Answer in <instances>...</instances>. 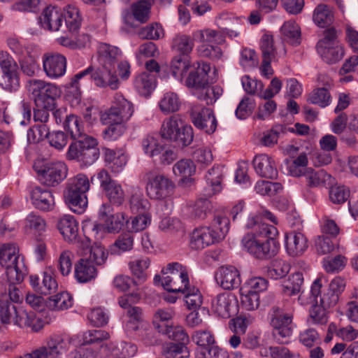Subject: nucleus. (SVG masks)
<instances>
[{
	"mask_svg": "<svg viewBox=\"0 0 358 358\" xmlns=\"http://www.w3.org/2000/svg\"><path fill=\"white\" fill-rule=\"evenodd\" d=\"M193 36L201 42L222 44L225 41L223 33L210 29L197 30L193 33Z\"/></svg>",
	"mask_w": 358,
	"mask_h": 358,
	"instance_id": "51",
	"label": "nucleus"
},
{
	"mask_svg": "<svg viewBox=\"0 0 358 358\" xmlns=\"http://www.w3.org/2000/svg\"><path fill=\"white\" fill-rule=\"evenodd\" d=\"M215 279L224 289L237 288L241 283L240 273L233 266H221L216 272Z\"/></svg>",
	"mask_w": 358,
	"mask_h": 358,
	"instance_id": "22",
	"label": "nucleus"
},
{
	"mask_svg": "<svg viewBox=\"0 0 358 358\" xmlns=\"http://www.w3.org/2000/svg\"><path fill=\"white\" fill-rule=\"evenodd\" d=\"M285 248L292 257L302 255L308 248V239L301 231L292 230L285 234Z\"/></svg>",
	"mask_w": 358,
	"mask_h": 358,
	"instance_id": "24",
	"label": "nucleus"
},
{
	"mask_svg": "<svg viewBox=\"0 0 358 358\" xmlns=\"http://www.w3.org/2000/svg\"><path fill=\"white\" fill-rule=\"evenodd\" d=\"M27 87L36 107L54 108L55 99L60 96L61 92L57 86L42 80H30Z\"/></svg>",
	"mask_w": 358,
	"mask_h": 358,
	"instance_id": "9",
	"label": "nucleus"
},
{
	"mask_svg": "<svg viewBox=\"0 0 358 358\" xmlns=\"http://www.w3.org/2000/svg\"><path fill=\"white\" fill-rule=\"evenodd\" d=\"M104 158L108 167L115 173L121 171L127 162V156L121 150L106 148L104 150Z\"/></svg>",
	"mask_w": 358,
	"mask_h": 358,
	"instance_id": "35",
	"label": "nucleus"
},
{
	"mask_svg": "<svg viewBox=\"0 0 358 358\" xmlns=\"http://www.w3.org/2000/svg\"><path fill=\"white\" fill-rule=\"evenodd\" d=\"M335 20L334 9L324 3L318 4L313 13V21L319 27L327 28Z\"/></svg>",
	"mask_w": 358,
	"mask_h": 358,
	"instance_id": "30",
	"label": "nucleus"
},
{
	"mask_svg": "<svg viewBox=\"0 0 358 358\" xmlns=\"http://www.w3.org/2000/svg\"><path fill=\"white\" fill-rule=\"evenodd\" d=\"M252 164L256 173L262 178L273 179L278 176V171L274 159L266 155H257Z\"/></svg>",
	"mask_w": 358,
	"mask_h": 358,
	"instance_id": "25",
	"label": "nucleus"
},
{
	"mask_svg": "<svg viewBox=\"0 0 358 358\" xmlns=\"http://www.w3.org/2000/svg\"><path fill=\"white\" fill-rule=\"evenodd\" d=\"M175 313L172 308L158 309L153 317V324L159 333L165 329L166 322L172 320Z\"/></svg>",
	"mask_w": 358,
	"mask_h": 358,
	"instance_id": "55",
	"label": "nucleus"
},
{
	"mask_svg": "<svg viewBox=\"0 0 358 358\" xmlns=\"http://www.w3.org/2000/svg\"><path fill=\"white\" fill-rule=\"evenodd\" d=\"M126 217L123 213H116L104 220L103 224L88 222L84 224L83 231L96 241L102 240L108 234L118 233L123 227Z\"/></svg>",
	"mask_w": 358,
	"mask_h": 358,
	"instance_id": "12",
	"label": "nucleus"
},
{
	"mask_svg": "<svg viewBox=\"0 0 358 358\" xmlns=\"http://www.w3.org/2000/svg\"><path fill=\"white\" fill-rule=\"evenodd\" d=\"M175 189L174 182L163 174H157L150 178L146 186L148 196L151 199L166 200L171 197Z\"/></svg>",
	"mask_w": 358,
	"mask_h": 358,
	"instance_id": "14",
	"label": "nucleus"
},
{
	"mask_svg": "<svg viewBox=\"0 0 358 358\" xmlns=\"http://www.w3.org/2000/svg\"><path fill=\"white\" fill-rule=\"evenodd\" d=\"M245 228L251 231L241 240L243 248L255 258L269 259L279 252L280 243L275 240L278 235L277 228L262 221L258 215H250Z\"/></svg>",
	"mask_w": 358,
	"mask_h": 358,
	"instance_id": "2",
	"label": "nucleus"
},
{
	"mask_svg": "<svg viewBox=\"0 0 358 358\" xmlns=\"http://www.w3.org/2000/svg\"><path fill=\"white\" fill-rule=\"evenodd\" d=\"M63 17H64L66 26L69 31H76L79 29L81 18L78 8L74 6H67L64 9Z\"/></svg>",
	"mask_w": 358,
	"mask_h": 358,
	"instance_id": "52",
	"label": "nucleus"
},
{
	"mask_svg": "<svg viewBox=\"0 0 358 358\" xmlns=\"http://www.w3.org/2000/svg\"><path fill=\"white\" fill-rule=\"evenodd\" d=\"M90 187L87 176L79 173L71 178L66 183L64 199L69 208L77 214L83 213L87 207L86 193Z\"/></svg>",
	"mask_w": 358,
	"mask_h": 358,
	"instance_id": "4",
	"label": "nucleus"
},
{
	"mask_svg": "<svg viewBox=\"0 0 358 358\" xmlns=\"http://www.w3.org/2000/svg\"><path fill=\"white\" fill-rule=\"evenodd\" d=\"M96 274V269L91 259L81 258L75 264V278L80 283L91 281Z\"/></svg>",
	"mask_w": 358,
	"mask_h": 358,
	"instance_id": "29",
	"label": "nucleus"
},
{
	"mask_svg": "<svg viewBox=\"0 0 358 358\" xmlns=\"http://www.w3.org/2000/svg\"><path fill=\"white\" fill-rule=\"evenodd\" d=\"M77 339L78 336H73L71 337L55 336L47 341L45 346L52 358H58L69 348L71 344L76 345Z\"/></svg>",
	"mask_w": 358,
	"mask_h": 358,
	"instance_id": "27",
	"label": "nucleus"
},
{
	"mask_svg": "<svg viewBox=\"0 0 358 358\" xmlns=\"http://www.w3.org/2000/svg\"><path fill=\"white\" fill-rule=\"evenodd\" d=\"M134 87L142 96H148L156 87L155 76L148 72H143L136 76L134 82Z\"/></svg>",
	"mask_w": 358,
	"mask_h": 358,
	"instance_id": "34",
	"label": "nucleus"
},
{
	"mask_svg": "<svg viewBox=\"0 0 358 358\" xmlns=\"http://www.w3.org/2000/svg\"><path fill=\"white\" fill-rule=\"evenodd\" d=\"M87 76H90L96 87H109L112 90H115L120 87V83L115 73V68L100 65L94 69L90 66L86 69L76 73L67 85L66 90L67 97H73L76 100L80 99L81 80Z\"/></svg>",
	"mask_w": 358,
	"mask_h": 358,
	"instance_id": "3",
	"label": "nucleus"
},
{
	"mask_svg": "<svg viewBox=\"0 0 358 358\" xmlns=\"http://www.w3.org/2000/svg\"><path fill=\"white\" fill-rule=\"evenodd\" d=\"M193 69L189 73L185 85L190 89L191 93L198 92L208 85V73L210 66L205 62H196L192 64Z\"/></svg>",
	"mask_w": 358,
	"mask_h": 358,
	"instance_id": "17",
	"label": "nucleus"
},
{
	"mask_svg": "<svg viewBox=\"0 0 358 358\" xmlns=\"http://www.w3.org/2000/svg\"><path fill=\"white\" fill-rule=\"evenodd\" d=\"M303 283V276L302 273L296 272L292 274L287 281L282 285V291L286 296H292L298 294H303L301 291V287Z\"/></svg>",
	"mask_w": 358,
	"mask_h": 358,
	"instance_id": "43",
	"label": "nucleus"
},
{
	"mask_svg": "<svg viewBox=\"0 0 358 358\" xmlns=\"http://www.w3.org/2000/svg\"><path fill=\"white\" fill-rule=\"evenodd\" d=\"M29 282L32 288L38 294L49 295L55 293L58 284L53 275L48 272L41 273V276L31 275Z\"/></svg>",
	"mask_w": 358,
	"mask_h": 358,
	"instance_id": "23",
	"label": "nucleus"
},
{
	"mask_svg": "<svg viewBox=\"0 0 358 358\" xmlns=\"http://www.w3.org/2000/svg\"><path fill=\"white\" fill-rule=\"evenodd\" d=\"M269 316L275 339L280 343H287L292 334V314L278 306H273L270 310Z\"/></svg>",
	"mask_w": 358,
	"mask_h": 358,
	"instance_id": "13",
	"label": "nucleus"
},
{
	"mask_svg": "<svg viewBox=\"0 0 358 358\" xmlns=\"http://www.w3.org/2000/svg\"><path fill=\"white\" fill-rule=\"evenodd\" d=\"M43 68L45 75L52 79L63 76L66 70V57L57 52H48L43 55Z\"/></svg>",
	"mask_w": 358,
	"mask_h": 358,
	"instance_id": "19",
	"label": "nucleus"
},
{
	"mask_svg": "<svg viewBox=\"0 0 358 358\" xmlns=\"http://www.w3.org/2000/svg\"><path fill=\"white\" fill-rule=\"evenodd\" d=\"M195 171L196 166L194 162L189 159H180L173 166V173L184 179L192 176Z\"/></svg>",
	"mask_w": 358,
	"mask_h": 358,
	"instance_id": "57",
	"label": "nucleus"
},
{
	"mask_svg": "<svg viewBox=\"0 0 358 358\" xmlns=\"http://www.w3.org/2000/svg\"><path fill=\"white\" fill-rule=\"evenodd\" d=\"M134 246V236L129 232L121 234L111 244L108 250L111 255H120L131 250Z\"/></svg>",
	"mask_w": 358,
	"mask_h": 358,
	"instance_id": "39",
	"label": "nucleus"
},
{
	"mask_svg": "<svg viewBox=\"0 0 358 358\" xmlns=\"http://www.w3.org/2000/svg\"><path fill=\"white\" fill-rule=\"evenodd\" d=\"M152 0H141L132 6L134 18L141 22H145L150 17Z\"/></svg>",
	"mask_w": 358,
	"mask_h": 358,
	"instance_id": "56",
	"label": "nucleus"
},
{
	"mask_svg": "<svg viewBox=\"0 0 358 358\" xmlns=\"http://www.w3.org/2000/svg\"><path fill=\"white\" fill-rule=\"evenodd\" d=\"M18 248L14 243L4 244L0 248V264L5 267L8 281L21 282L27 273L23 258L18 255Z\"/></svg>",
	"mask_w": 358,
	"mask_h": 358,
	"instance_id": "6",
	"label": "nucleus"
},
{
	"mask_svg": "<svg viewBox=\"0 0 358 358\" xmlns=\"http://www.w3.org/2000/svg\"><path fill=\"white\" fill-rule=\"evenodd\" d=\"M192 341L202 350L209 348L215 343V337L212 332L208 329L195 331L192 335Z\"/></svg>",
	"mask_w": 358,
	"mask_h": 358,
	"instance_id": "58",
	"label": "nucleus"
},
{
	"mask_svg": "<svg viewBox=\"0 0 358 358\" xmlns=\"http://www.w3.org/2000/svg\"><path fill=\"white\" fill-rule=\"evenodd\" d=\"M182 294L185 295V301L189 309L196 310L202 305L203 296L199 289L194 286L189 285Z\"/></svg>",
	"mask_w": 358,
	"mask_h": 358,
	"instance_id": "54",
	"label": "nucleus"
},
{
	"mask_svg": "<svg viewBox=\"0 0 358 358\" xmlns=\"http://www.w3.org/2000/svg\"><path fill=\"white\" fill-rule=\"evenodd\" d=\"M99 155L97 140L92 136H85L70 144L66 157L76 160L81 166H89L99 159Z\"/></svg>",
	"mask_w": 358,
	"mask_h": 358,
	"instance_id": "7",
	"label": "nucleus"
},
{
	"mask_svg": "<svg viewBox=\"0 0 358 358\" xmlns=\"http://www.w3.org/2000/svg\"><path fill=\"white\" fill-rule=\"evenodd\" d=\"M223 174V167L219 165L214 166L208 171L205 178L207 184L211 187V191L207 193L208 196L221 191Z\"/></svg>",
	"mask_w": 358,
	"mask_h": 358,
	"instance_id": "42",
	"label": "nucleus"
},
{
	"mask_svg": "<svg viewBox=\"0 0 358 358\" xmlns=\"http://www.w3.org/2000/svg\"><path fill=\"white\" fill-rule=\"evenodd\" d=\"M30 197L33 206L42 211H50L55 207V197L51 190L36 186L30 192Z\"/></svg>",
	"mask_w": 358,
	"mask_h": 358,
	"instance_id": "21",
	"label": "nucleus"
},
{
	"mask_svg": "<svg viewBox=\"0 0 358 358\" xmlns=\"http://www.w3.org/2000/svg\"><path fill=\"white\" fill-rule=\"evenodd\" d=\"M308 100L313 104H316L322 108H325L330 104L331 97L327 88L318 87L315 89L310 94Z\"/></svg>",
	"mask_w": 358,
	"mask_h": 358,
	"instance_id": "59",
	"label": "nucleus"
},
{
	"mask_svg": "<svg viewBox=\"0 0 358 358\" xmlns=\"http://www.w3.org/2000/svg\"><path fill=\"white\" fill-rule=\"evenodd\" d=\"M281 33L285 39L293 45H298L301 41L299 26L292 21H287L281 27Z\"/></svg>",
	"mask_w": 358,
	"mask_h": 358,
	"instance_id": "49",
	"label": "nucleus"
},
{
	"mask_svg": "<svg viewBox=\"0 0 358 358\" xmlns=\"http://www.w3.org/2000/svg\"><path fill=\"white\" fill-rule=\"evenodd\" d=\"M211 308L217 316L229 318L236 315L238 311V299L231 293H222L212 300Z\"/></svg>",
	"mask_w": 358,
	"mask_h": 358,
	"instance_id": "18",
	"label": "nucleus"
},
{
	"mask_svg": "<svg viewBox=\"0 0 358 358\" xmlns=\"http://www.w3.org/2000/svg\"><path fill=\"white\" fill-rule=\"evenodd\" d=\"M163 277L155 275V285L161 283L164 289L173 293H182L190 285L186 267L178 262L169 264L162 270Z\"/></svg>",
	"mask_w": 358,
	"mask_h": 358,
	"instance_id": "5",
	"label": "nucleus"
},
{
	"mask_svg": "<svg viewBox=\"0 0 358 358\" xmlns=\"http://www.w3.org/2000/svg\"><path fill=\"white\" fill-rule=\"evenodd\" d=\"M150 202L145 198L141 189H134L129 199V208L133 213L145 214L150 208Z\"/></svg>",
	"mask_w": 358,
	"mask_h": 358,
	"instance_id": "38",
	"label": "nucleus"
},
{
	"mask_svg": "<svg viewBox=\"0 0 358 358\" xmlns=\"http://www.w3.org/2000/svg\"><path fill=\"white\" fill-rule=\"evenodd\" d=\"M137 352V346L131 342L122 341L114 348L113 357L115 358H131Z\"/></svg>",
	"mask_w": 358,
	"mask_h": 358,
	"instance_id": "64",
	"label": "nucleus"
},
{
	"mask_svg": "<svg viewBox=\"0 0 358 358\" xmlns=\"http://www.w3.org/2000/svg\"><path fill=\"white\" fill-rule=\"evenodd\" d=\"M245 228L251 231L241 240L243 248L255 258L269 259L279 252L280 243L275 240L278 235L277 228L262 221L258 215H250Z\"/></svg>",
	"mask_w": 358,
	"mask_h": 358,
	"instance_id": "1",
	"label": "nucleus"
},
{
	"mask_svg": "<svg viewBox=\"0 0 358 358\" xmlns=\"http://www.w3.org/2000/svg\"><path fill=\"white\" fill-rule=\"evenodd\" d=\"M63 13L55 6H49L46 7L40 16V22L41 26L50 31H58L62 24Z\"/></svg>",
	"mask_w": 358,
	"mask_h": 358,
	"instance_id": "26",
	"label": "nucleus"
},
{
	"mask_svg": "<svg viewBox=\"0 0 358 358\" xmlns=\"http://www.w3.org/2000/svg\"><path fill=\"white\" fill-rule=\"evenodd\" d=\"M111 106L116 108L124 119L128 120L134 113L133 104L120 94H115Z\"/></svg>",
	"mask_w": 358,
	"mask_h": 358,
	"instance_id": "60",
	"label": "nucleus"
},
{
	"mask_svg": "<svg viewBox=\"0 0 358 358\" xmlns=\"http://www.w3.org/2000/svg\"><path fill=\"white\" fill-rule=\"evenodd\" d=\"M98 52L99 64L112 68L121 57V51L117 47L106 43L99 45Z\"/></svg>",
	"mask_w": 358,
	"mask_h": 358,
	"instance_id": "31",
	"label": "nucleus"
},
{
	"mask_svg": "<svg viewBox=\"0 0 358 358\" xmlns=\"http://www.w3.org/2000/svg\"><path fill=\"white\" fill-rule=\"evenodd\" d=\"M290 270V266L285 261L275 259L271 262L268 273L273 279L282 278L287 275Z\"/></svg>",
	"mask_w": 358,
	"mask_h": 358,
	"instance_id": "63",
	"label": "nucleus"
},
{
	"mask_svg": "<svg viewBox=\"0 0 358 358\" xmlns=\"http://www.w3.org/2000/svg\"><path fill=\"white\" fill-rule=\"evenodd\" d=\"M180 104L178 95L173 92H166L159 101V107L161 111L165 114L178 111Z\"/></svg>",
	"mask_w": 358,
	"mask_h": 358,
	"instance_id": "45",
	"label": "nucleus"
},
{
	"mask_svg": "<svg viewBox=\"0 0 358 358\" xmlns=\"http://www.w3.org/2000/svg\"><path fill=\"white\" fill-rule=\"evenodd\" d=\"M160 135L162 138L181 146L189 145L194 138L192 127L185 124L179 115H172L163 121Z\"/></svg>",
	"mask_w": 358,
	"mask_h": 358,
	"instance_id": "8",
	"label": "nucleus"
},
{
	"mask_svg": "<svg viewBox=\"0 0 358 358\" xmlns=\"http://www.w3.org/2000/svg\"><path fill=\"white\" fill-rule=\"evenodd\" d=\"M194 37L184 34H178L172 39L171 48L179 53L178 55L187 57L194 47Z\"/></svg>",
	"mask_w": 358,
	"mask_h": 358,
	"instance_id": "33",
	"label": "nucleus"
},
{
	"mask_svg": "<svg viewBox=\"0 0 358 358\" xmlns=\"http://www.w3.org/2000/svg\"><path fill=\"white\" fill-rule=\"evenodd\" d=\"M35 316L33 313L22 312L18 314L15 306L8 300L7 294L0 296V320L2 324H9L11 321L20 327H31L34 331H38L41 327L34 325Z\"/></svg>",
	"mask_w": 358,
	"mask_h": 358,
	"instance_id": "10",
	"label": "nucleus"
},
{
	"mask_svg": "<svg viewBox=\"0 0 358 358\" xmlns=\"http://www.w3.org/2000/svg\"><path fill=\"white\" fill-rule=\"evenodd\" d=\"M222 88L219 85L210 86L209 84L203 89L193 92V95L198 99L205 101L206 104H213L222 94Z\"/></svg>",
	"mask_w": 358,
	"mask_h": 358,
	"instance_id": "46",
	"label": "nucleus"
},
{
	"mask_svg": "<svg viewBox=\"0 0 358 358\" xmlns=\"http://www.w3.org/2000/svg\"><path fill=\"white\" fill-rule=\"evenodd\" d=\"M47 227L45 219L35 213H29L24 221V229L26 234L41 236Z\"/></svg>",
	"mask_w": 358,
	"mask_h": 358,
	"instance_id": "32",
	"label": "nucleus"
},
{
	"mask_svg": "<svg viewBox=\"0 0 358 358\" xmlns=\"http://www.w3.org/2000/svg\"><path fill=\"white\" fill-rule=\"evenodd\" d=\"M317 50L323 61L328 64H335L344 56V48L342 44L327 45L317 48Z\"/></svg>",
	"mask_w": 358,
	"mask_h": 358,
	"instance_id": "37",
	"label": "nucleus"
},
{
	"mask_svg": "<svg viewBox=\"0 0 358 358\" xmlns=\"http://www.w3.org/2000/svg\"><path fill=\"white\" fill-rule=\"evenodd\" d=\"M57 228L64 238L70 243H76L78 238V223L73 216L65 215L61 217Z\"/></svg>",
	"mask_w": 358,
	"mask_h": 358,
	"instance_id": "28",
	"label": "nucleus"
},
{
	"mask_svg": "<svg viewBox=\"0 0 358 358\" xmlns=\"http://www.w3.org/2000/svg\"><path fill=\"white\" fill-rule=\"evenodd\" d=\"M189 111L192 122L196 128L208 134L215 132L217 122L210 108L199 103H192Z\"/></svg>",
	"mask_w": 358,
	"mask_h": 358,
	"instance_id": "15",
	"label": "nucleus"
},
{
	"mask_svg": "<svg viewBox=\"0 0 358 358\" xmlns=\"http://www.w3.org/2000/svg\"><path fill=\"white\" fill-rule=\"evenodd\" d=\"M222 233H215L209 226L196 228L191 234L190 246L195 250H201L222 241L219 238Z\"/></svg>",
	"mask_w": 358,
	"mask_h": 358,
	"instance_id": "20",
	"label": "nucleus"
},
{
	"mask_svg": "<svg viewBox=\"0 0 358 358\" xmlns=\"http://www.w3.org/2000/svg\"><path fill=\"white\" fill-rule=\"evenodd\" d=\"M138 35L142 39L157 41L164 36V31L160 24L152 22L141 28Z\"/></svg>",
	"mask_w": 358,
	"mask_h": 358,
	"instance_id": "48",
	"label": "nucleus"
},
{
	"mask_svg": "<svg viewBox=\"0 0 358 358\" xmlns=\"http://www.w3.org/2000/svg\"><path fill=\"white\" fill-rule=\"evenodd\" d=\"M305 177L310 187H325L332 184L331 176L323 169L315 171L309 168L306 169Z\"/></svg>",
	"mask_w": 358,
	"mask_h": 358,
	"instance_id": "36",
	"label": "nucleus"
},
{
	"mask_svg": "<svg viewBox=\"0 0 358 358\" xmlns=\"http://www.w3.org/2000/svg\"><path fill=\"white\" fill-rule=\"evenodd\" d=\"M38 52L34 50L29 55L19 59L20 69L27 76H34L40 70V66L37 62Z\"/></svg>",
	"mask_w": 358,
	"mask_h": 358,
	"instance_id": "40",
	"label": "nucleus"
},
{
	"mask_svg": "<svg viewBox=\"0 0 358 358\" xmlns=\"http://www.w3.org/2000/svg\"><path fill=\"white\" fill-rule=\"evenodd\" d=\"M259 353L262 357L267 358H295L299 354L292 352L284 346H266L260 348Z\"/></svg>",
	"mask_w": 358,
	"mask_h": 358,
	"instance_id": "47",
	"label": "nucleus"
},
{
	"mask_svg": "<svg viewBox=\"0 0 358 358\" xmlns=\"http://www.w3.org/2000/svg\"><path fill=\"white\" fill-rule=\"evenodd\" d=\"M64 129L70 134L76 141L84 138L87 134L83 133V125L81 120L76 115L70 114L63 122Z\"/></svg>",
	"mask_w": 358,
	"mask_h": 358,
	"instance_id": "44",
	"label": "nucleus"
},
{
	"mask_svg": "<svg viewBox=\"0 0 358 358\" xmlns=\"http://www.w3.org/2000/svg\"><path fill=\"white\" fill-rule=\"evenodd\" d=\"M322 287L321 279L317 278L313 282L310 296L303 294H299L298 302L301 306L311 304L309 310V317L311 322L315 324H324L328 321L326 309L323 306L319 303L318 296L320 294V288Z\"/></svg>",
	"mask_w": 358,
	"mask_h": 358,
	"instance_id": "11",
	"label": "nucleus"
},
{
	"mask_svg": "<svg viewBox=\"0 0 358 358\" xmlns=\"http://www.w3.org/2000/svg\"><path fill=\"white\" fill-rule=\"evenodd\" d=\"M150 260L147 257H141L129 262V266L132 274L138 279V282H143L146 279L145 270L148 268Z\"/></svg>",
	"mask_w": 358,
	"mask_h": 358,
	"instance_id": "50",
	"label": "nucleus"
},
{
	"mask_svg": "<svg viewBox=\"0 0 358 358\" xmlns=\"http://www.w3.org/2000/svg\"><path fill=\"white\" fill-rule=\"evenodd\" d=\"M162 334L167 336L169 338L177 341V344L184 345L189 342L188 334L182 327L166 325Z\"/></svg>",
	"mask_w": 358,
	"mask_h": 358,
	"instance_id": "61",
	"label": "nucleus"
},
{
	"mask_svg": "<svg viewBox=\"0 0 358 358\" xmlns=\"http://www.w3.org/2000/svg\"><path fill=\"white\" fill-rule=\"evenodd\" d=\"M191 66L192 65L189 57L176 55L171 61V71L176 79L182 81Z\"/></svg>",
	"mask_w": 358,
	"mask_h": 358,
	"instance_id": "41",
	"label": "nucleus"
},
{
	"mask_svg": "<svg viewBox=\"0 0 358 358\" xmlns=\"http://www.w3.org/2000/svg\"><path fill=\"white\" fill-rule=\"evenodd\" d=\"M38 173L42 183L55 187L66 178L68 169L63 162H49L44 164Z\"/></svg>",
	"mask_w": 358,
	"mask_h": 358,
	"instance_id": "16",
	"label": "nucleus"
},
{
	"mask_svg": "<svg viewBox=\"0 0 358 358\" xmlns=\"http://www.w3.org/2000/svg\"><path fill=\"white\" fill-rule=\"evenodd\" d=\"M0 86L8 92H15L20 87L17 70L3 73L0 78Z\"/></svg>",
	"mask_w": 358,
	"mask_h": 358,
	"instance_id": "62",
	"label": "nucleus"
},
{
	"mask_svg": "<svg viewBox=\"0 0 358 358\" xmlns=\"http://www.w3.org/2000/svg\"><path fill=\"white\" fill-rule=\"evenodd\" d=\"M50 129L47 124L36 123L27 131V139L30 143H37L48 138Z\"/></svg>",
	"mask_w": 358,
	"mask_h": 358,
	"instance_id": "53",
	"label": "nucleus"
}]
</instances>
